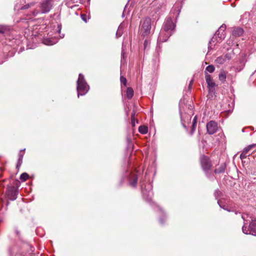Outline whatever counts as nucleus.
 <instances>
[{
    "instance_id": "obj_1",
    "label": "nucleus",
    "mask_w": 256,
    "mask_h": 256,
    "mask_svg": "<svg viewBox=\"0 0 256 256\" xmlns=\"http://www.w3.org/2000/svg\"><path fill=\"white\" fill-rule=\"evenodd\" d=\"M175 26L176 25L170 18H166L160 33L158 40L160 42H166L172 34V31L174 30Z\"/></svg>"
},
{
    "instance_id": "obj_2",
    "label": "nucleus",
    "mask_w": 256,
    "mask_h": 256,
    "mask_svg": "<svg viewBox=\"0 0 256 256\" xmlns=\"http://www.w3.org/2000/svg\"><path fill=\"white\" fill-rule=\"evenodd\" d=\"M89 90V86L86 82L84 76L82 74H80L78 78L77 81V92L78 96L84 95L87 93Z\"/></svg>"
},
{
    "instance_id": "obj_3",
    "label": "nucleus",
    "mask_w": 256,
    "mask_h": 256,
    "mask_svg": "<svg viewBox=\"0 0 256 256\" xmlns=\"http://www.w3.org/2000/svg\"><path fill=\"white\" fill-rule=\"evenodd\" d=\"M151 30V19L146 18L141 20L140 25V34L143 36H148Z\"/></svg>"
},
{
    "instance_id": "obj_4",
    "label": "nucleus",
    "mask_w": 256,
    "mask_h": 256,
    "mask_svg": "<svg viewBox=\"0 0 256 256\" xmlns=\"http://www.w3.org/2000/svg\"><path fill=\"white\" fill-rule=\"evenodd\" d=\"M246 224V223H244L242 228V232L245 234L256 236V220L252 219L248 228Z\"/></svg>"
},
{
    "instance_id": "obj_5",
    "label": "nucleus",
    "mask_w": 256,
    "mask_h": 256,
    "mask_svg": "<svg viewBox=\"0 0 256 256\" xmlns=\"http://www.w3.org/2000/svg\"><path fill=\"white\" fill-rule=\"evenodd\" d=\"M224 38L225 33L218 30L215 34V36H214L209 42L208 46V50H211L213 48L212 46V42H214L215 40H216L218 42H220Z\"/></svg>"
},
{
    "instance_id": "obj_6",
    "label": "nucleus",
    "mask_w": 256,
    "mask_h": 256,
    "mask_svg": "<svg viewBox=\"0 0 256 256\" xmlns=\"http://www.w3.org/2000/svg\"><path fill=\"white\" fill-rule=\"evenodd\" d=\"M18 193V190L15 186H10L7 188L6 195L9 200H16Z\"/></svg>"
},
{
    "instance_id": "obj_7",
    "label": "nucleus",
    "mask_w": 256,
    "mask_h": 256,
    "mask_svg": "<svg viewBox=\"0 0 256 256\" xmlns=\"http://www.w3.org/2000/svg\"><path fill=\"white\" fill-rule=\"evenodd\" d=\"M52 6V0H45L40 4L41 12L44 14L48 12Z\"/></svg>"
},
{
    "instance_id": "obj_8",
    "label": "nucleus",
    "mask_w": 256,
    "mask_h": 256,
    "mask_svg": "<svg viewBox=\"0 0 256 256\" xmlns=\"http://www.w3.org/2000/svg\"><path fill=\"white\" fill-rule=\"evenodd\" d=\"M200 164L203 170L206 172L211 168L212 164L209 158L205 156H202L200 158Z\"/></svg>"
},
{
    "instance_id": "obj_9",
    "label": "nucleus",
    "mask_w": 256,
    "mask_h": 256,
    "mask_svg": "<svg viewBox=\"0 0 256 256\" xmlns=\"http://www.w3.org/2000/svg\"><path fill=\"white\" fill-rule=\"evenodd\" d=\"M206 129L208 133L210 134H212L216 132L218 129V124L213 120L209 122L206 124Z\"/></svg>"
},
{
    "instance_id": "obj_10",
    "label": "nucleus",
    "mask_w": 256,
    "mask_h": 256,
    "mask_svg": "<svg viewBox=\"0 0 256 256\" xmlns=\"http://www.w3.org/2000/svg\"><path fill=\"white\" fill-rule=\"evenodd\" d=\"M205 78L210 90L211 89H214V87L216 86V84L213 82L210 75L206 72Z\"/></svg>"
},
{
    "instance_id": "obj_11",
    "label": "nucleus",
    "mask_w": 256,
    "mask_h": 256,
    "mask_svg": "<svg viewBox=\"0 0 256 256\" xmlns=\"http://www.w3.org/2000/svg\"><path fill=\"white\" fill-rule=\"evenodd\" d=\"M148 186L150 188V190H148V191H147L146 190H144L142 187V193L143 196L144 197V198H146L148 200H150L152 195V192L151 190V185L149 184Z\"/></svg>"
},
{
    "instance_id": "obj_12",
    "label": "nucleus",
    "mask_w": 256,
    "mask_h": 256,
    "mask_svg": "<svg viewBox=\"0 0 256 256\" xmlns=\"http://www.w3.org/2000/svg\"><path fill=\"white\" fill-rule=\"evenodd\" d=\"M244 30L242 28L237 27L234 28L232 31V34L236 36H240L243 34Z\"/></svg>"
},
{
    "instance_id": "obj_13",
    "label": "nucleus",
    "mask_w": 256,
    "mask_h": 256,
    "mask_svg": "<svg viewBox=\"0 0 256 256\" xmlns=\"http://www.w3.org/2000/svg\"><path fill=\"white\" fill-rule=\"evenodd\" d=\"M57 42L56 39L52 38H44L43 40V42L44 44L48 46H52L55 44Z\"/></svg>"
},
{
    "instance_id": "obj_14",
    "label": "nucleus",
    "mask_w": 256,
    "mask_h": 256,
    "mask_svg": "<svg viewBox=\"0 0 256 256\" xmlns=\"http://www.w3.org/2000/svg\"><path fill=\"white\" fill-rule=\"evenodd\" d=\"M226 78V72L223 70L220 71L218 75V79L222 82H224Z\"/></svg>"
},
{
    "instance_id": "obj_15",
    "label": "nucleus",
    "mask_w": 256,
    "mask_h": 256,
    "mask_svg": "<svg viewBox=\"0 0 256 256\" xmlns=\"http://www.w3.org/2000/svg\"><path fill=\"white\" fill-rule=\"evenodd\" d=\"M137 180L138 176L136 174L132 176L130 180V184L133 187H135L137 184Z\"/></svg>"
},
{
    "instance_id": "obj_16",
    "label": "nucleus",
    "mask_w": 256,
    "mask_h": 256,
    "mask_svg": "<svg viewBox=\"0 0 256 256\" xmlns=\"http://www.w3.org/2000/svg\"><path fill=\"white\" fill-rule=\"evenodd\" d=\"M226 169V166L224 164H221L218 168H216L214 172L216 174H220L224 172Z\"/></svg>"
},
{
    "instance_id": "obj_17",
    "label": "nucleus",
    "mask_w": 256,
    "mask_h": 256,
    "mask_svg": "<svg viewBox=\"0 0 256 256\" xmlns=\"http://www.w3.org/2000/svg\"><path fill=\"white\" fill-rule=\"evenodd\" d=\"M134 96V90L131 88H128L126 90V96L128 99H130Z\"/></svg>"
},
{
    "instance_id": "obj_18",
    "label": "nucleus",
    "mask_w": 256,
    "mask_h": 256,
    "mask_svg": "<svg viewBox=\"0 0 256 256\" xmlns=\"http://www.w3.org/2000/svg\"><path fill=\"white\" fill-rule=\"evenodd\" d=\"M138 130L142 134H146L148 132V128L146 126H141L138 128Z\"/></svg>"
},
{
    "instance_id": "obj_19",
    "label": "nucleus",
    "mask_w": 256,
    "mask_h": 256,
    "mask_svg": "<svg viewBox=\"0 0 256 256\" xmlns=\"http://www.w3.org/2000/svg\"><path fill=\"white\" fill-rule=\"evenodd\" d=\"M215 70V68L213 65H209L206 68L204 72V73L206 72H210L212 73Z\"/></svg>"
},
{
    "instance_id": "obj_20",
    "label": "nucleus",
    "mask_w": 256,
    "mask_h": 256,
    "mask_svg": "<svg viewBox=\"0 0 256 256\" xmlns=\"http://www.w3.org/2000/svg\"><path fill=\"white\" fill-rule=\"evenodd\" d=\"M254 146H256V144L249 145L247 147L245 148L242 151L247 154L248 152Z\"/></svg>"
},
{
    "instance_id": "obj_21",
    "label": "nucleus",
    "mask_w": 256,
    "mask_h": 256,
    "mask_svg": "<svg viewBox=\"0 0 256 256\" xmlns=\"http://www.w3.org/2000/svg\"><path fill=\"white\" fill-rule=\"evenodd\" d=\"M122 26L120 25L116 33V36L117 38H119L122 36Z\"/></svg>"
},
{
    "instance_id": "obj_22",
    "label": "nucleus",
    "mask_w": 256,
    "mask_h": 256,
    "mask_svg": "<svg viewBox=\"0 0 256 256\" xmlns=\"http://www.w3.org/2000/svg\"><path fill=\"white\" fill-rule=\"evenodd\" d=\"M225 61V58L222 56H219L216 60V62L219 64H222Z\"/></svg>"
},
{
    "instance_id": "obj_23",
    "label": "nucleus",
    "mask_w": 256,
    "mask_h": 256,
    "mask_svg": "<svg viewBox=\"0 0 256 256\" xmlns=\"http://www.w3.org/2000/svg\"><path fill=\"white\" fill-rule=\"evenodd\" d=\"M28 178V175L26 173H22L20 176V179L23 181H26Z\"/></svg>"
},
{
    "instance_id": "obj_24",
    "label": "nucleus",
    "mask_w": 256,
    "mask_h": 256,
    "mask_svg": "<svg viewBox=\"0 0 256 256\" xmlns=\"http://www.w3.org/2000/svg\"><path fill=\"white\" fill-rule=\"evenodd\" d=\"M218 204H219L220 206L223 209L225 210H226L228 212H230L231 210H228V209L226 207V206L224 204H222V201L220 200H219L218 201Z\"/></svg>"
},
{
    "instance_id": "obj_25",
    "label": "nucleus",
    "mask_w": 256,
    "mask_h": 256,
    "mask_svg": "<svg viewBox=\"0 0 256 256\" xmlns=\"http://www.w3.org/2000/svg\"><path fill=\"white\" fill-rule=\"evenodd\" d=\"M33 5H34V4H32V3L28 4H26L24 5V6H22L21 10L28 9V8H30V7H31Z\"/></svg>"
},
{
    "instance_id": "obj_26",
    "label": "nucleus",
    "mask_w": 256,
    "mask_h": 256,
    "mask_svg": "<svg viewBox=\"0 0 256 256\" xmlns=\"http://www.w3.org/2000/svg\"><path fill=\"white\" fill-rule=\"evenodd\" d=\"M126 78L124 77L123 76H120V82L122 84H123L124 86H126Z\"/></svg>"
},
{
    "instance_id": "obj_27",
    "label": "nucleus",
    "mask_w": 256,
    "mask_h": 256,
    "mask_svg": "<svg viewBox=\"0 0 256 256\" xmlns=\"http://www.w3.org/2000/svg\"><path fill=\"white\" fill-rule=\"evenodd\" d=\"M134 116H135V112H134L133 113H132V116H131V118H132V124L133 126H135V118H134Z\"/></svg>"
},
{
    "instance_id": "obj_28",
    "label": "nucleus",
    "mask_w": 256,
    "mask_h": 256,
    "mask_svg": "<svg viewBox=\"0 0 256 256\" xmlns=\"http://www.w3.org/2000/svg\"><path fill=\"white\" fill-rule=\"evenodd\" d=\"M226 29V26L225 24H223L220 26V28H219L218 30L220 32H224Z\"/></svg>"
},
{
    "instance_id": "obj_29",
    "label": "nucleus",
    "mask_w": 256,
    "mask_h": 256,
    "mask_svg": "<svg viewBox=\"0 0 256 256\" xmlns=\"http://www.w3.org/2000/svg\"><path fill=\"white\" fill-rule=\"evenodd\" d=\"M248 217V216L247 214H243L242 215V218L244 220V224L246 223V222L248 220H247Z\"/></svg>"
},
{
    "instance_id": "obj_30",
    "label": "nucleus",
    "mask_w": 256,
    "mask_h": 256,
    "mask_svg": "<svg viewBox=\"0 0 256 256\" xmlns=\"http://www.w3.org/2000/svg\"><path fill=\"white\" fill-rule=\"evenodd\" d=\"M247 156V154H246L245 153V152H244L243 151L241 153L240 155V158L241 160H243V159H244L246 158Z\"/></svg>"
},
{
    "instance_id": "obj_31",
    "label": "nucleus",
    "mask_w": 256,
    "mask_h": 256,
    "mask_svg": "<svg viewBox=\"0 0 256 256\" xmlns=\"http://www.w3.org/2000/svg\"><path fill=\"white\" fill-rule=\"evenodd\" d=\"M25 150V148L22 150H21L20 151V152L19 153V154H18V158H23V156H24V152Z\"/></svg>"
},
{
    "instance_id": "obj_32",
    "label": "nucleus",
    "mask_w": 256,
    "mask_h": 256,
    "mask_svg": "<svg viewBox=\"0 0 256 256\" xmlns=\"http://www.w3.org/2000/svg\"><path fill=\"white\" fill-rule=\"evenodd\" d=\"M196 126L192 125V129H191V130H190V135H192L194 133V132L195 131V130H196Z\"/></svg>"
},
{
    "instance_id": "obj_33",
    "label": "nucleus",
    "mask_w": 256,
    "mask_h": 256,
    "mask_svg": "<svg viewBox=\"0 0 256 256\" xmlns=\"http://www.w3.org/2000/svg\"><path fill=\"white\" fill-rule=\"evenodd\" d=\"M39 13H40V12L38 10H35L32 12V14L33 16H37Z\"/></svg>"
},
{
    "instance_id": "obj_34",
    "label": "nucleus",
    "mask_w": 256,
    "mask_h": 256,
    "mask_svg": "<svg viewBox=\"0 0 256 256\" xmlns=\"http://www.w3.org/2000/svg\"><path fill=\"white\" fill-rule=\"evenodd\" d=\"M22 162V158H18L16 167L20 166Z\"/></svg>"
},
{
    "instance_id": "obj_35",
    "label": "nucleus",
    "mask_w": 256,
    "mask_h": 256,
    "mask_svg": "<svg viewBox=\"0 0 256 256\" xmlns=\"http://www.w3.org/2000/svg\"><path fill=\"white\" fill-rule=\"evenodd\" d=\"M196 123H197V116H196L193 119L192 125L196 126Z\"/></svg>"
},
{
    "instance_id": "obj_36",
    "label": "nucleus",
    "mask_w": 256,
    "mask_h": 256,
    "mask_svg": "<svg viewBox=\"0 0 256 256\" xmlns=\"http://www.w3.org/2000/svg\"><path fill=\"white\" fill-rule=\"evenodd\" d=\"M148 44V40H145L144 42V46L145 48H146V46L147 44Z\"/></svg>"
},
{
    "instance_id": "obj_37",
    "label": "nucleus",
    "mask_w": 256,
    "mask_h": 256,
    "mask_svg": "<svg viewBox=\"0 0 256 256\" xmlns=\"http://www.w3.org/2000/svg\"><path fill=\"white\" fill-rule=\"evenodd\" d=\"M5 32V30L4 28H0V33L4 34Z\"/></svg>"
},
{
    "instance_id": "obj_38",
    "label": "nucleus",
    "mask_w": 256,
    "mask_h": 256,
    "mask_svg": "<svg viewBox=\"0 0 256 256\" xmlns=\"http://www.w3.org/2000/svg\"><path fill=\"white\" fill-rule=\"evenodd\" d=\"M220 191H218V190H216V192H215V195H216H216H218V194H220Z\"/></svg>"
},
{
    "instance_id": "obj_39",
    "label": "nucleus",
    "mask_w": 256,
    "mask_h": 256,
    "mask_svg": "<svg viewBox=\"0 0 256 256\" xmlns=\"http://www.w3.org/2000/svg\"><path fill=\"white\" fill-rule=\"evenodd\" d=\"M192 82H193V80H192L190 82V84H189V88H190V86H192Z\"/></svg>"
},
{
    "instance_id": "obj_40",
    "label": "nucleus",
    "mask_w": 256,
    "mask_h": 256,
    "mask_svg": "<svg viewBox=\"0 0 256 256\" xmlns=\"http://www.w3.org/2000/svg\"><path fill=\"white\" fill-rule=\"evenodd\" d=\"M84 16H85V15H82V20H84L85 22H86V20H85V18H84Z\"/></svg>"
},
{
    "instance_id": "obj_41",
    "label": "nucleus",
    "mask_w": 256,
    "mask_h": 256,
    "mask_svg": "<svg viewBox=\"0 0 256 256\" xmlns=\"http://www.w3.org/2000/svg\"><path fill=\"white\" fill-rule=\"evenodd\" d=\"M160 222L162 224H163L164 223V222L162 220H160Z\"/></svg>"
},
{
    "instance_id": "obj_42",
    "label": "nucleus",
    "mask_w": 256,
    "mask_h": 256,
    "mask_svg": "<svg viewBox=\"0 0 256 256\" xmlns=\"http://www.w3.org/2000/svg\"><path fill=\"white\" fill-rule=\"evenodd\" d=\"M122 56L123 58H124V53H122Z\"/></svg>"
},
{
    "instance_id": "obj_43",
    "label": "nucleus",
    "mask_w": 256,
    "mask_h": 256,
    "mask_svg": "<svg viewBox=\"0 0 256 256\" xmlns=\"http://www.w3.org/2000/svg\"><path fill=\"white\" fill-rule=\"evenodd\" d=\"M88 0L89 1L90 0Z\"/></svg>"
}]
</instances>
